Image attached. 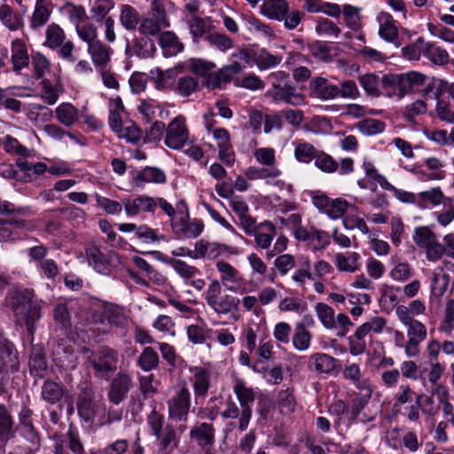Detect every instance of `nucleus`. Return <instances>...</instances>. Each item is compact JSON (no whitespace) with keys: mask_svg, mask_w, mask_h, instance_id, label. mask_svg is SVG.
<instances>
[{"mask_svg":"<svg viewBox=\"0 0 454 454\" xmlns=\"http://www.w3.org/2000/svg\"><path fill=\"white\" fill-rule=\"evenodd\" d=\"M6 302L16 323L25 326L28 333L33 335L42 317V301L36 297L35 291L28 288L13 290L7 294Z\"/></svg>","mask_w":454,"mask_h":454,"instance_id":"1","label":"nucleus"},{"mask_svg":"<svg viewBox=\"0 0 454 454\" xmlns=\"http://www.w3.org/2000/svg\"><path fill=\"white\" fill-rule=\"evenodd\" d=\"M146 422L152 434L159 442V450L164 454H173L179 444V437L176 428L169 424L163 428L165 418L155 409L147 415Z\"/></svg>","mask_w":454,"mask_h":454,"instance_id":"2","label":"nucleus"},{"mask_svg":"<svg viewBox=\"0 0 454 454\" xmlns=\"http://www.w3.org/2000/svg\"><path fill=\"white\" fill-rule=\"evenodd\" d=\"M89 367L96 378L108 380L109 376L118 368L119 353L108 347L100 346L94 350L86 349Z\"/></svg>","mask_w":454,"mask_h":454,"instance_id":"3","label":"nucleus"},{"mask_svg":"<svg viewBox=\"0 0 454 454\" xmlns=\"http://www.w3.org/2000/svg\"><path fill=\"white\" fill-rule=\"evenodd\" d=\"M207 305L217 315L238 313L240 300L231 294H222V286L216 279L212 280L204 293Z\"/></svg>","mask_w":454,"mask_h":454,"instance_id":"4","label":"nucleus"},{"mask_svg":"<svg viewBox=\"0 0 454 454\" xmlns=\"http://www.w3.org/2000/svg\"><path fill=\"white\" fill-rule=\"evenodd\" d=\"M20 369V357L15 346L0 337V395L6 393L9 374Z\"/></svg>","mask_w":454,"mask_h":454,"instance_id":"5","label":"nucleus"},{"mask_svg":"<svg viewBox=\"0 0 454 454\" xmlns=\"http://www.w3.org/2000/svg\"><path fill=\"white\" fill-rule=\"evenodd\" d=\"M191 397L186 383L177 386L167 401L168 419L176 422H185L192 404Z\"/></svg>","mask_w":454,"mask_h":454,"instance_id":"6","label":"nucleus"},{"mask_svg":"<svg viewBox=\"0 0 454 454\" xmlns=\"http://www.w3.org/2000/svg\"><path fill=\"white\" fill-rule=\"evenodd\" d=\"M414 243L426 253V258L436 262L445 254V247L438 240L437 236L427 226L417 227L412 236Z\"/></svg>","mask_w":454,"mask_h":454,"instance_id":"7","label":"nucleus"},{"mask_svg":"<svg viewBox=\"0 0 454 454\" xmlns=\"http://www.w3.org/2000/svg\"><path fill=\"white\" fill-rule=\"evenodd\" d=\"M231 64L224 66L215 75H209V86L219 87L222 82H230L231 79L250 63V53L247 50H240L231 55Z\"/></svg>","mask_w":454,"mask_h":454,"instance_id":"8","label":"nucleus"},{"mask_svg":"<svg viewBox=\"0 0 454 454\" xmlns=\"http://www.w3.org/2000/svg\"><path fill=\"white\" fill-rule=\"evenodd\" d=\"M235 393L241 409L239 420L238 421L239 430L244 432L247 429L253 414V403L255 400V394L252 387H249L241 380H237L233 385Z\"/></svg>","mask_w":454,"mask_h":454,"instance_id":"9","label":"nucleus"},{"mask_svg":"<svg viewBox=\"0 0 454 454\" xmlns=\"http://www.w3.org/2000/svg\"><path fill=\"white\" fill-rule=\"evenodd\" d=\"M189 131L185 119L182 115L175 117L167 126L165 145L174 150H179L187 143Z\"/></svg>","mask_w":454,"mask_h":454,"instance_id":"10","label":"nucleus"},{"mask_svg":"<svg viewBox=\"0 0 454 454\" xmlns=\"http://www.w3.org/2000/svg\"><path fill=\"white\" fill-rule=\"evenodd\" d=\"M133 387V380L130 375L125 372H118L113 378L107 391V397L111 403L119 404L123 402Z\"/></svg>","mask_w":454,"mask_h":454,"instance_id":"11","label":"nucleus"},{"mask_svg":"<svg viewBox=\"0 0 454 454\" xmlns=\"http://www.w3.org/2000/svg\"><path fill=\"white\" fill-rule=\"evenodd\" d=\"M7 405L0 403V448L15 436V421L12 414V395H7Z\"/></svg>","mask_w":454,"mask_h":454,"instance_id":"12","label":"nucleus"},{"mask_svg":"<svg viewBox=\"0 0 454 454\" xmlns=\"http://www.w3.org/2000/svg\"><path fill=\"white\" fill-rule=\"evenodd\" d=\"M268 93L275 102H285L291 106H301L304 103V97L287 82L281 84L273 82V85Z\"/></svg>","mask_w":454,"mask_h":454,"instance_id":"13","label":"nucleus"},{"mask_svg":"<svg viewBox=\"0 0 454 454\" xmlns=\"http://www.w3.org/2000/svg\"><path fill=\"white\" fill-rule=\"evenodd\" d=\"M235 250L236 248L224 244L200 239L195 243L194 257L195 259L215 260L224 253L235 254Z\"/></svg>","mask_w":454,"mask_h":454,"instance_id":"14","label":"nucleus"},{"mask_svg":"<svg viewBox=\"0 0 454 454\" xmlns=\"http://www.w3.org/2000/svg\"><path fill=\"white\" fill-rule=\"evenodd\" d=\"M173 269L184 279L186 285L192 286L197 291L204 289L206 283L204 279L197 278V276L200 275V271L197 267L177 259L176 262H173Z\"/></svg>","mask_w":454,"mask_h":454,"instance_id":"15","label":"nucleus"},{"mask_svg":"<svg viewBox=\"0 0 454 454\" xmlns=\"http://www.w3.org/2000/svg\"><path fill=\"white\" fill-rule=\"evenodd\" d=\"M215 267L220 273V278L217 279L220 285L224 286L227 291L236 292V285H239L242 280L239 271L231 263L223 260L218 261Z\"/></svg>","mask_w":454,"mask_h":454,"instance_id":"16","label":"nucleus"},{"mask_svg":"<svg viewBox=\"0 0 454 454\" xmlns=\"http://www.w3.org/2000/svg\"><path fill=\"white\" fill-rule=\"evenodd\" d=\"M122 204L126 214L129 216H135L141 213H154L156 209L154 198L146 195L124 199Z\"/></svg>","mask_w":454,"mask_h":454,"instance_id":"17","label":"nucleus"},{"mask_svg":"<svg viewBox=\"0 0 454 454\" xmlns=\"http://www.w3.org/2000/svg\"><path fill=\"white\" fill-rule=\"evenodd\" d=\"M377 19L380 24L379 35L395 47L401 46L398 28L393 17L389 13L380 12Z\"/></svg>","mask_w":454,"mask_h":454,"instance_id":"18","label":"nucleus"},{"mask_svg":"<svg viewBox=\"0 0 454 454\" xmlns=\"http://www.w3.org/2000/svg\"><path fill=\"white\" fill-rule=\"evenodd\" d=\"M338 363L335 357L318 352L309 356L308 368L318 374H332L338 367Z\"/></svg>","mask_w":454,"mask_h":454,"instance_id":"19","label":"nucleus"},{"mask_svg":"<svg viewBox=\"0 0 454 454\" xmlns=\"http://www.w3.org/2000/svg\"><path fill=\"white\" fill-rule=\"evenodd\" d=\"M52 11L53 4L51 0H36L34 11L29 18L30 28L36 30L46 25Z\"/></svg>","mask_w":454,"mask_h":454,"instance_id":"20","label":"nucleus"},{"mask_svg":"<svg viewBox=\"0 0 454 454\" xmlns=\"http://www.w3.org/2000/svg\"><path fill=\"white\" fill-rule=\"evenodd\" d=\"M309 90L313 97L321 100L338 98V85L332 84L324 77H314L309 82Z\"/></svg>","mask_w":454,"mask_h":454,"instance_id":"21","label":"nucleus"},{"mask_svg":"<svg viewBox=\"0 0 454 454\" xmlns=\"http://www.w3.org/2000/svg\"><path fill=\"white\" fill-rule=\"evenodd\" d=\"M11 60L13 72L19 74L29 65V54L24 40L16 38L11 43Z\"/></svg>","mask_w":454,"mask_h":454,"instance_id":"22","label":"nucleus"},{"mask_svg":"<svg viewBox=\"0 0 454 454\" xmlns=\"http://www.w3.org/2000/svg\"><path fill=\"white\" fill-rule=\"evenodd\" d=\"M276 234L275 225L270 221L265 220L259 223L257 230L252 236H254L255 247L268 252Z\"/></svg>","mask_w":454,"mask_h":454,"instance_id":"23","label":"nucleus"},{"mask_svg":"<svg viewBox=\"0 0 454 454\" xmlns=\"http://www.w3.org/2000/svg\"><path fill=\"white\" fill-rule=\"evenodd\" d=\"M15 229L31 231L34 229V226L29 222L18 217L0 219V242L14 240L16 239L14 233Z\"/></svg>","mask_w":454,"mask_h":454,"instance_id":"24","label":"nucleus"},{"mask_svg":"<svg viewBox=\"0 0 454 454\" xmlns=\"http://www.w3.org/2000/svg\"><path fill=\"white\" fill-rule=\"evenodd\" d=\"M215 427L212 424L202 422L194 426L190 431V438L193 439L198 446L206 448L215 443Z\"/></svg>","mask_w":454,"mask_h":454,"instance_id":"25","label":"nucleus"},{"mask_svg":"<svg viewBox=\"0 0 454 454\" xmlns=\"http://www.w3.org/2000/svg\"><path fill=\"white\" fill-rule=\"evenodd\" d=\"M159 44L162 50L163 56L166 58L176 56L184 49V43L172 31L162 32L159 36Z\"/></svg>","mask_w":454,"mask_h":454,"instance_id":"26","label":"nucleus"},{"mask_svg":"<svg viewBox=\"0 0 454 454\" xmlns=\"http://www.w3.org/2000/svg\"><path fill=\"white\" fill-rule=\"evenodd\" d=\"M172 228L179 236L186 239H195L201 234L204 229V224L202 221L199 219H193L192 221H189L188 219L176 220L174 222Z\"/></svg>","mask_w":454,"mask_h":454,"instance_id":"27","label":"nucleus"},{"mask_svg":"<svg viewBox=\"0 0 454 454\" xmlns=\"http://www.w3.org/2000/svg\"><path fill=\"white\" fill-rule=\"evenodd\" d=\"M88 52L95 67L105 68L110 61L113 50L110 46L98 40L93 43H90Z\"/></svg>","mask_w":454,"mask_h":454,"instance_id":"28","label":"nucleus"},{"mask_svg":"<svg viewBox=\"0 0 454 454\" xmlns=\"http://www.w3.org/2000/svg\"><path fill=\"white\" fill-rule=\"evenodd\" d=\"M260 10L261 13L269 19L282 21L289 11V4L286 0H265Z\"/></svg>","mask_w":454,"mask_h":454,"instance_id":"29","label":"nucleus"},{"mask_svg":"<svg viewBox=\"0 0 454 454\" xmlns=\"http://www.w3.org/2000/svg\"><path fill=\"white\" fill-rule=\"evenodd\" d=\"M422 56L437 66H443L450 61L447 51L432 42L422 44Z\"/></svg>","mask_w":454,"mask_h":454,"instance_id":"30","label":"nucleus"},{"mask_svg":"<svg viewBox=\"0 0 454 454\" xmlns=\"http://www.w3.org/2000/svg\"><path fill=\"white\" fill-rule=\"evenodd\" d=\"M137 187H143L145 183L165 184L167 176L163 170L155 167H145L135 177Z\"/></svg>","mask_w":454,"mask_h":454,"instance_id":"31","label":"nucleus"},{"mask_svg":"<svg viewBox=\"0 0 454 454\" xmlns=\"http://www.w3.org/2000/svg\"><path fill=\"white\" fill-rule=\"evenodd\" d=\"M381 88L384 94L387 97H397L400 99L404 97L401 74L383 75L381 78Z\"/></svg>","mask_w":454,"mask_h":454,"instance_id":"32","label":"nucleus"},{"mask_svg":"<svg viewBox=\"0 0 454 454\" xmlns=\"http://www.w3.org/2000/svg\"><path fill=\"white\" fill-rule=\"evenodd\" d=\"M0 21L10 31H18L24 27L21 15L8 4L0 5Z\"/></svg>","mask_w":454,"mask_h":454,"instance_id":"33","label":"nucleus"},{"mask_svg":"<svg viewBox=\"0 0 454 454\" xmlns=\"http://www.w3.org/2000/svg\"><path fill=\"white\" fill-rule=\"evenodd\" d=\"M360 258L356 252L338 253L335 254V266L340 271L355 272L360 269Z\"/></svg>","mask_w":454,"mask_h":454,"instance_id":"34","label":"nucleus"},{"mask_svg":"<svg viewBox=\"0 0 454 454\" xmlns=\"http://www.w3.org/2000/svg\"><path fill=\"white\" fill-rule=\"evenodd\" d=\"M88 262L95 270L101 274H107L109 269V259L106 254L101 252L97 247H90L86 249Z\"/></svg>","mask_w":454,"mask_h":454,"instance_id":"35","label":"nucleus"},{"mask_svg":"<svg viewBox=\"0 0 454 454\" xmlns=\"http://www.w3.org/2000/svg\"><path fill=\"white\" fill-rule=\"evenodd\" d=\"M108 122L110 128L116 132L119 137H127L129 141H133L137 137L136 127H127L125 130L122 129L121 118L116 109L110 111Z\"/></svg>","mask_w":454,"mask_h":454,"instance_id":"36","label":"nucleus"},{"mask_svg":"<svg viewBox=\"0 0 454 454\" xmlns=\"http://www.w3.org/2000/svg\"><path fill=\"white\" fill-rule=\"evenodd\" d=\"M120 23L128 31L138 28L141 19L139 12L131 5L122 4L120 12Z\"/></svg>","mask_w":454,"mask_h":454,"instance_id":"37","label":"nucleus"},{"mask_svg":"<svg viewBox=\"0 0 454 454\" xmlns=\"http://www.w3.org/2000/svg\"><path fill=\"white\" fill-rule=\"evenodd\" d=\"M312 340V333L306 329L303 323H297L292 336V343L294 349L306 351L309 348Z\"/></svg>","mask_w":454,"mask_h":454,"instance_id":"38","label":"nucleus"},{"mask_svg":"<svg viewBox=\"0 0 454 454\" xmlns=\"http://www.w3.org/2000/svg\"><path fill=\"white\" fill-rule=\"evenodd\" d=\"M185 20L193 43H198L209 32V26L207 25V22L210 20V18H202L199 16L188 18V20Z\"/></svg>","mask_w":454,"mask_h":454,"instance_id":"39","label":"nucleus"},{"mask_svg":"<svg viewBox=\"0 0 454 454\" xmlns=\"http://www.w3.org/2000/svg\"><path fill=\"white\" fill-rule=\"evenodd\" d=\"M192 381L195 395L198 397L207 396L210 386L209 372L204 368L196 369Z\"/></svg>","mask_w":454,"mask_h":454,"instance_id":"40","label":"nucleus"},{"mask_svg":"<svg viewBox=\"0 0 454 454\" xmlns=\"http://www.w3.org/2000/svg\"><path fill=\"white\" fill-rule=\"evenodd\" d=\"M404 96L413 92L426 83L427 77L422 73L410 71L401 74Z\"/></svg>","mask_w":454,"mask_h":454,"instance_id":"41","label":"nucleus"},{"mask_svg":"<svg viewBox=\"0 0 454 454\" xmlns=\"http://www.w3.org/2000/svg\"><path fill=\"white\" fill-rule=\"evenodd\" d=\"M42 398L51 403L55 404L59 403L64 395L63 387L60 384L47 380L43 382L42 387Z\"/></svg>","mask_w":454,"mask_h":454,"instance_id":"42","label":"nucleus"},{"mask_svg":"<svg viewBox=\"0 0 454 454\" xmlns=\"http://www.w3.org/2000/svg\"><path fill=\"white\" fill-rule=\"evenodd\" d=\"M29 366L30 370L35 372L36 376L43 377L47 370V361L42 347H32Z\"/></svg>","mask_w":454,"mask_h":454,"instance_id":"43","label":"nucleus"},{"mask_svg":"<svg viewBox=\"0 0 454 454\" xmlns=\"http://www.w3.org/2000/svg\"><path fill=\"white\" fill-rule=\"evenodd\" d=\"M114 7V2L113 0H93L90 11L91 19L98 23L103 22Z\"/></svg>","mask_w":454,"mask_h":454,"instance_id":"44","label":"nucleus"},{"mask_svg":"<svg viewBox=\"0 0 454 454\" xmlns=\"http://www.w3.org/2000/svg\"><path fill=\"white\" fill-rule=\"evenodd\" d=\"M170 24H165L152 17L144 18L141 20L138 26V31L140 34L145 36H156L160 35L162 28H167Z\"/></svg>","mask_w":454,"mask_h":454,"instance_id":"45","label":"nucleus"},{"mask_svg":"<svg viewBox=\"0 0 454 454\" xmlns=\"http://www.w3.org/2000/svg\"><path fill=\"white\" fill-rule=\"evenodd\" d=\"M65 39V32L58 24L51 23L47 27L44 45L51 49H56L64 43Z\"/></svg>","mask_w":454,"mask_h":454,"instance_id":"46","label":"nucleus"},{"mask_svg":"<svg viewBox=\"0 0 454 454\" xmlns=\"http://www.w3.org/2000/svg\"><path fill=\"white\" fill-rule=\"evenodd\" d=\"M317 318L323 326L327 330H333L335 327V314L333 308L324 302H317L315 306Z\"/></svg>","mask_w":454,"mask_h":454,"instance_id":"47","label":"nucleus"},{"mask_svg":"<svg viewBox=\"0 0 454 454\" xmlns=\"http://www.w3.org/2000/svg\"><path fill=\"white\" fill-rule=\"evenodd\" d=\"M158 353L151 347H146L137 358V365L144 372H150L156 369L159 365Z\"/></svg>","mask_w":454,"mask_h":454,"instance_id":"48","label":"nucleus"},{"mask_svg":"<svg viewBox=\"0 0 454 454\" xmlns=\"http://www.w3.org/2000/svg\"><path fill=\"white\" fill-rule=\"evenodd\" d=\"M57 120L65 126H72L78 121L77 110L68 103H63L56 108Z\"/></svg>","mask_w":454,"mask_h":454,"instance_id":"49","label":"nucleus"},{"mask_svg":"<svg viewBox=\"0 0 454 454\" xmlns=\"http://www.w3.org/2000/svg\"><path fill=\"white\" fill-rule=\"evenodd\" d=\"M427 111V106L424 100L417 99L414 102L406 105L402 110V116L409 122L415 123L416 117L425 114Z\"/></svg>","mask_w":454,"mask_h":454,"instance_id":"50","label":"nucleus"},{"mask_svg":"<svg viewBox=\"0 0 454 454\" xmlns=\"http://www.w3.org/2000/svg\"><path fill=\"white\" fill-rule=\"evenodd\" d=\"M90 329L98 335L106 334L112 329L107 317L105 316L102 309L95 310L90 319Z\"/></svg>","mask_w":454,"mask_h":454,"instance_id":"51","label":"nucleus"},{"mask_svg":"<svg viewBox=\"0 0 454 454\" xmlns=\"http://www.w3.org/2000/svg\"><path fill=\"white\" fill-rule=\"evenodd\" d=\"M356 128L364 136H375L384 131L386 124L377 119H363L356 123Z\"/></svg>","mask_w":454,"mask_h":454,"instance_id":"52","label":"nucleus"},{"mask_svg":"<svg viewBox=\"0 0 454 454\" xmlns=\"http://www.w3.org/2000/svg\"><path fill=\"white\" fill-rule=\"evenodd\" d=\"M318 151L308 142H299L294 149V157L300 162L309 163L315 160Z\"/></svg>","mask_w":454,"mask_h":454,"instance_id":"53","label":"nucleus"},{"mask_svg":"<svg viewBox=\"0 0 454 454\" xmlns=\"http://www.w3.org/2000/svg\"><path fill=\"white\" fill-rule=\"evenodd\" d=\"M314 161L315 166L325 173L332 174L339 168V163L324 151H318Z\"/></svg>","mask_w":454,"mask_h":454,"instance_id":"54","label":"nucleus"},{"mask_svg":"<svg viewBox=\"0 0 454 454\" xmlns=\"http://www.w3.org/2000/svg\"><path fill=\"white\" fill-rule=\"evenodd\" d=\"M92 398L89 395L80 396L77 402L78 414L86 422H92L95 417V409Z\"/></svg>","mask_w":454,"mask_h":454,"instance_id":"55","label":"nucleus"},{"mask_svg":"<svg viewBox=\"0 0 454 454\" xmlns=\"http://www.w3.org/2000/svg\"><path fill=\"white\" fill-rule=\"evenodd\" d=\"M359 82L364 91L372 97H379L380 83L381 84V79L376 74H366L359 77Z\"/></svg>","mask_w":454,"mask_h":454,"instance_id":"56","label":"nucleus"},{"mask_svg":"<svg viewBox=\"0 0 454 454\" xmlns=\"http://www.w3.org/2000/svg\"><path fill=\"white\" fill-rule=\"evenodd\" d=\"M64 12L75 27L82 25V23L88 18L85 8L82 5L67 4L64 6Z\"/></svg>","mask_w":454,"mask_h":454,"instance_id":"57","label":"nucleus"},{"mask_svg":"<svg viewBox=\"0 0 454 454\" xmlns=\"http://www.w3.org/2000/svg\"><path fill=\"white\" fill-rule=\"evenodd\" d=\"M296 262L294 255L290 254H279L274 260L273 269L276 270L280 276H286L295 267Z\"/></svg>","mask_w":454,"mask_h":454,"instance_id":"58","label":"nucleus"},{"mask_svg":"<svg viewBox=\"0 0 454 454\" xmlns=\"http://www.w3.org/2000/svg\"><path fill=\"white\" fill-rule=\"evenodd\" d=\"M4 151L8 153L17 154L23 157H29L31 150L22 145L16 138L7 135L3 138L2 142Z\"/></svg>","mask_w":454,"mask_h":454,"instance_id":"59","label":"nucleus"},{"mask_svg":"<svg viewBox=\"0 0 454 454\" xmlns=\"http://www.w3.org/2000/svg\"><path fill=\"white\" fill-rule=\"evenodd\" d=\"M206 40L211 46L215 47L221 51H226L234 46L232 39L223 33H210L207 35Z\"/></svg>","mask_w":454,"mask_h":454,"instance_id":"60","label":"nucleus"},{"mask_svg":"<svg viewBox=\"0 0 454 454\" xmlns=\"http://www.w3.org/2000/svg\"><path fill=\"white\" fill-rule=\"evenodd\" d=\"M212 330L198 325H192L187 327V336L193 344H203L210 338Z\"/></svg>","mask_w":454,"mask_h":454,"instance_id":"61","label":"nucleus"},{"mask_svg":"<svg viewBox=\"0 0 454 454\" xmlns=\"http://www.w3.org/2000/svg\"><path fill=\"white\" fill-rule=\"evenodd\" d=\"M31 64L36 79H42L51 66L50 60L39 51L32 54Z\"/></svg>","mask_w":454,"mask_h":454,"instance_id":"62","label":"nucleus"},{"mask_svg":"<svg viewBox=\"0 0 454 454\" xmlns=\"http://www.w3.org/2000/svg\"><path fill=\"white\" fill-rule=\"evenodd\" d=\"M314 250H322L330 244L329 234L322 230L311 227L309 239L307 241Z\"/></svg>","mask_w":454,"mask_h":454,"instance_id":"63","label":"nucleus"},{"mask_svg":"<svg viewBox=\"0 0 454 454\" xmlns=\"http://www.w3.org/2000/svg\"><path fill=\"white\" fill-rule=\"evenodd\" d=\"M199 89V82L197 79L192 76H182L180 77L176 85V92L183 96L188 97L194 93Z\"/></svg>","mask_w":454,"mask_h":454,"instance_id":"64","label":"nucleus"}]
</instances>
